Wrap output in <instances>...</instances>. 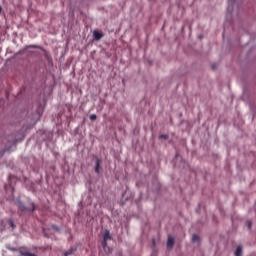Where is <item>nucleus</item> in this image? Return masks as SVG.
<instances>
[{
  "label": "nucleus",
  "instance_id": "7",
  "mask_svg": "<svg viewBox=\"0 0 256 256\" xmlns=\"http://www.w3.org/2000/svg\"><path fill=\"white\" fill-rule=\"evenodd\" d=\"M77 251V248H70L68 251H66L64 253V256H69V255H73V253H75Z\"/></svg>",
  "mask_w": 256,
  "mask_h": 256
},
{
  "label": "nucleus",
  "instance_id": "9",
  "mask_svg": "<svg viewBox=\"0 0 256 256\" xmlns=\"http://www.w3.org/2000/svg\"><path fill=\"white\" fill-rule=\"evenodd\" d=\"M102 247H103L104 252L106 253V255L111 254V248L107 245V243H106V245L102 244Z\"/></svg>",
  "mask_w": 256,
  "mask_h": 256
},
{
  "label": "nucleus",
  "instance_id": "3",
  "mask_svg": "<svg viewBox=\"0 0 256 256\" xmlns=\"http://www.w3.org/2000/svg\"><path fill=\"white\" fill-rule=\"evenodd\" d=\"M2 225H4V227H11L12 231L15 229V223H13L12 220H4Z\"/></svg>",
  "mask_w": 256,
  "mask_h": 256
},
{
  "label": "nucleus",
  "instance_id": "1",
  "mask_svg": "<svg viewBox=\"0 0 256 256\" xmlns=\"http://www.w3.org/2000/svg\"><path fill=\"white\" fill-rule=\"evenodd\" d=\"M17 207L20 211H35V204L31 203L30 207H25V205L21 202H17Z\"/></svg>",
  "mask_w": 256,
  "mask_h": 256
},
{
  "label": "nucleus",
  "instance_id": "6",
  "mask_svg": "<svg viewBox=\"0 0 256 256\" xmlns=\"http://www.w3.org/2000/svg\"><path fill=\"white\" fill-rule=\"evenodd\" d=\"M235 256H243V246H238L236 248Z\"/></svg>",
  "mask_w": 256,
  "mask_h": 256
},
{
  "label": "nucleus",
  "instance_id": "13",
  "mask_svg": "<svg viewBox=\"0 0 256 256\" xmlns=\"http://www.w3.org/2000/svg\"><path fill=\"white\" fill-rule=\"evenodd\" d=\"M160 139H169V136L168 135H161Z\"/></svg>",
  "mask_w": 256,
  "mask_h": 256
},
{
  "label": "nucleus",
  "instance_id": "5",
  "mask_svg": "<svg viewBox=\"0 0 256 256\" xmlns=\"http://www.w3.org/2000/svg\"><path fill=\"white\" fill-rule=\"evenodd\" d=\"M173 245H175V238H173V236H168V241H167L168 249H173Z\"/></svg>",
  "mask_w": 256,
  "mask_h": 256
},
{
  "label": "nucleus",
  "instance_id": "4",
  "mask_svg": "<svg viewBox=\"0 0 256 256\" xmlns=\"http://www.w3.org/2000/svg\"><path fill=\"white\" fill-rule=\"evenodd\" d=\"M94 171H95V173H98V174L101 173V162H100L99 159H97V158H96V160H95Z\"/></svg>",
  "mask_w": 256,
  "mask_h": 256
},
{
  "label": "nucleus",
  "instance_id": "12",
  "mask_svg": "<svg viewBox=\"0 0 256 256\" xmlns=\"http://www.w3.org/2000/svg\"><path fill=\"white\" fill-rule=\"evenodd\" d=\"M90 119H91V121H95V119H97V115L91 114Z\"/></svg>",
  "mask_w": 256,
  "mask_h": 256
},
{
  "label": "nucleus",
  "instance_id": "15",
  "mask_svg": "<svg viewBox=\"0 0 256 256\" xmlns=\"http://www.w3.org/2000/svg\"><path fill=\"white\" fill-rule=\"evenodd\" d=\"M2 10H3V8H1V6H0V13H1Z\"/></svg>",
  "mask_w": 256,
  "mask_h": 256
},
{
  "label": "nucleus",
  "instance_id": "2",
  "mask_svg": "<svg viewBox=\"0 0 256 256\" xmlns=\"http://www.w3.org/2000/svg\"><path fill=\"white\" fill-rule=\"evenodd\" d=\"M111 239H113V236H111L109 230H104L102 245H106L107 241H111Z\"/></svg>",
  "mask_w": 256,
  "mask_h": 256
},
{
  "label": "nucleus",
  "instance_id": "8",
  "mask_svg": "<svg viewBox=\"0 0 256 256\" xmlns=\"http://www.w3.org/2000/svg\"><path fill=\"white\" fill-rule=\"evenodd\" d=\"M93 35H94V39H96V41H99V39H101V37H103V34H101L98 31H94Z\"/></svg>",
  "mask_w": 256,
  "mask_h": 256
},
{
  "label": "nucleus",
  "instance_id": "16",
  "mask_svg": "<svg viewBox=\"0 0 256 256\" xmlns=\"http://www.w3.org/2000/svg\"><path fill=\"white\" fill-rule=\"evenodd\" d=\"M249 227H251V224H249Z\"/></svg>",
  "mask_w": 256,
  "mask_h": 256
},
{
  "label": "nucleus",
  "instance_id": "10",
  "mask_svg": "<svg viewBox=\"0 0 256 256\" xmlns=\"http://www.w3.org/2000/svg\"><path fill=\"white\" fill-rule=\"evenodd\" d=\"M20 254L22 256H37V255H35L34 253H31V252H20Z\"/></svg>",
  "mask_w": 256,
  "mask_h": 256
},
{
  "label": "nucleus",
  "instance_id": "14",
  "mask_svg": "<svg viewBox=\"0 0 256 256\" xmlns=\"http://www.w3.org/2000/svg\"><path fill=\"white\" fill-rule=\"evenodd\" d=\"M228 3H229L230 5H233V4L235 3V0H228Z\"/></svg>",
  "mask_w": 256,
  "mask_h": 256
},
{
  "label": "nucleus",
  "instance_id": "11",
  "mask_svg": "<svg viewBox=\"0 0 256 256\" xmlns=\"http://www.w3.org/2000/svg\"><path fill=\"white\" fill-rule=\"evenodd\" d=\"M192 241H193V243H199V236H197V234H194L192 236Z\"/></svg>",
  "mask_w": 256,
  "mask_h": 256
}]
</instances>
